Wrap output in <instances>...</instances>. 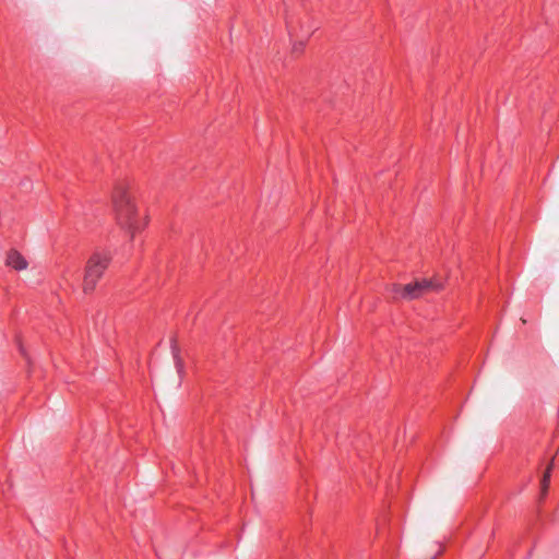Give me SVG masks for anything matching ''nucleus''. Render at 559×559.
<instances>
[{
	"label": "nucleus",
	"instance_id": "obj_2",
	"mask_svg": "<svg viewBox=\"0 0 559 559\" xmlns=\"http://www.w3.org/2000/svg\"><path fill=\"white\" fill-rule=\"evenodd\" d=\"M108 264L109 257L105 253L95 252L88 259L83 280V289L85 294L94 290L98 278L103 275Z\"/></svg>",
	"mask_w": 559,
	"mask_h": 559
},
{
	"label": "nucleus",
	"instance_id": "obj_5",
	"mask_svg": "<svg viewBox=\"0 0 559 559\" xmlns=\"http://www.w3.org/2000/svg\"><path fill=\"white\" fill-rule=\"evenodd\" d=\"M171 350H173L176 369H177L178 373L180 374L183 369V362H182L181 358L179 357V350L176 347V345L171 346Z\"/></svg>",
	"mask_w": 559,
	"mask_h": 559
},
{
	"label": "nucleus",
	"instance_id": "obj_4",
	"mask_svg": "<svg viewBox=\"0 0 559 559\" xmlns=\"http://www.w3.org/2000/svg\"><path fill=\"white\" fill-rule=\"evenodd\" d=\"M5 264L16 271L25 270L28 265L26 259L15 249L9 250Z\"/></svg>",
	"mask_w": 559,
	"mask_h": 559
},
{
	"label": "nucleus",
	"instance_id": "obj_3",
	"mask_svg": "<svg viewBox=\"0 0 559 559\" xmlns=\"http://www.w3.org/2000/svg\"><path fill=\"white\" fill-rule=\"evenodd\" d=\"M440 288V283L432 280H421L401 286L397 292L402 298L412 300L419 298L425 292L438 290Z\"/></svg>",
	"mask_w": 559,
	"mask_h": 559
},
{
	"label": "nucleus",
	"instance_id": "obj_1",
	"mask_svg": "<svg viewBox=\"0 0 559 559\" xmlns=\"http://www.w3.org/2000/svg\"><path fill=\"white\" fill-rule=\"evenodd\" d=\"M112 204L118 224L133 239L135 233L144 228L146 222L138 217L136 209L128 193L127 185L118 183L115 187Z\"/></svg>",
	"mask_w": 559,
	"mask_h": 559
},
{
	"label": "nucleus",
	"instance_id": "obj_7",
	"mask_svg": "<svg viewBox=\"0 0 559 559\" xmlns=\"http://www.w3.org/2000/svg\"><path fill=\"white\" fill-rule=\"evenodd\" d=\"M302 45H304L302 43L295 44V45H294V50H295V51H299V50H301V49H302Z\"/></svg>",
	"mask_w": 559,
	"mask_h": 559
},
{
	"label": "nucleus",
	"instance_id": "obj_6",
	"mask_svg": "<svg viewBox=\"0 0 559 559\" xmlns=\"http://www.w3.org/2000/svg\"><path fill=\"white\" fill-rule=\"evenodd\" d=\"M549 480H550V471H548V472L544 475V477H543V479H542V486H543L544 491H546V490H547V487H548V485H549Z\"/></svg>",
	"mask_w": 559,
	"mask_h": 559
}]
</instances>
